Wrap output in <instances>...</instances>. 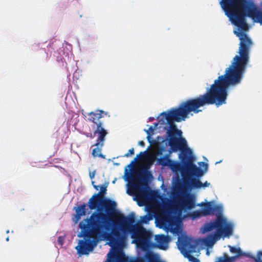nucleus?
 Returning <instances> with one entry per match:
<instances>
[{"mask_svg": "<svg viewBox=\"0 0 262 262\" xmlns=\"http://www.w3.org/2000/svg\"><path fill=\"white\" fill-rule=\"evenodd\" d=\"M247 64H231L224 75L219 76L206 92L198 97L182 102L178 107L172 108L167 113L163 112L164 117L159 121L163 124L165 120L168 125L167 132L169 145L174 151H181L179 155L182 164L170 160L168 166L173 171H180L185 184L190 181V176L202 177L203 170L193 163V157L191 149L187 147V141L181 137L182 132L176 127L174 122L184 121L190 112L197 114L201 111L199 108L206 105L215 104L217 107L226 103L228 88L241 83Z\"/></svg>", "mask_w": 262, "mask_h": 262, "instance_id": "f257e3e1", "label": "nucleus"}, {"mask_svg": "<svg viewBox=\"0 0 262 262\" xmlns=\"http://www.w3.org/2000/svg\"><path fill=\"white\" fill-rule=\"evenodd\" d=\"M133 215H134V214ZM107 218L106 214L99 211L98 209L93 212L90 220L91 232L95 235H107L108 241L114 245H118L125 241L129 234L133 239L132 243L136 244L139 249L145 251L143 256L137 257H144L147 253L150 252L154 255L157 262H162L156 254L149 251L150 249L156 247V244L152 242V232L141 225L134 224V216L126 217L121 214L114 222L111 232H109L110 225L107 222Z\"/></svg>", "mask_w": 262, "mask_h": 262, "instance_id": "f03ea898", "label": "nucleus"}, {"mask_svg": "<svg viewBox=\"0 0 262 262\" xmlns=\"http://www.w3.org/2000/svg\"><path fill=\"white\" fill-rule=\"evenodd\" d=\"M220 4L231 23L242 31L249 29L246 16L251 17L255 22L262 25V11L257 10L252 2L247 0H221Z\"/></svg>", "mask_w": 262, "mask_h": 262, "instance_id": "7ed1b4c3", "label": "nucleus"}, {"mask_svg": "<svg viewBox=\"0 0 262 262\" xmlns=\"http://www.w3.org/2000/svg\"><path fill=\"white\" fill-rule=\"evenodd\" d=\"M215 229L216 230L214 234H210L203 239V243L208 247H212L223 234L224 236H228L232 233L233 231L232 225L221 215H217L214 221L205 223L201 230L203 233H205Z\"/></svg>", "mask_w": 262, "mask_h": 262, "instance_id": "20e7f679", "label": "nucleus"}, {"mask_svg": "<svg viewBox=\"0 0 262 262\" xmlns=\"http://www.w3.org/2000/svg\"><path fill=\"white\" fill-rule=\"evenodd\" d=\"M107 112L102 110H97L96 112H91L88 114V120L93 123L92 127L94 129V134H97L98 137L94 146H96L92 150L94 157L105 158V155L101 154V148L104 145L105 136L108 134L104 128V124L101 119L104 116H106Z\"/></svg>", "mask_w": 262, "mask_h": 262, "instance_id": "39448f33", "label": "nucleus"}, {"mask_svg": "<svg viewBox=\"0 0 262 262\" xmlns=\"http://www.w3.org/2000/svg\"><path fill=\"white\" fill-rule=\"evenodd\" d=\"M195 198L193 194L188 193L178 198L174 207L167 210L160 220L161 223L165 226L171 225L174 221L172 215L173 212L181 213L183 211L190 210L195 207Z\"/></svg>", "mask_w": 262, "mask_h": 262, "instance_id": "423d86ee", "label": "nucleus"}, {"mask_svg": "<svg viewBox=\"0 0 262 262\" xmlns=\"http://www.w3.org/2000/svg\"><path fill=\"white\" fill-rule=\"evenodd\" d=\"M92 215V213L89 218H86L83 221L80 222L79 227L81 230L83 236L85 238L84 240H80L78 245L76 246V249L77 252L80 255H86L92 251L96 245V242L91 238H96L97 237L103 236L106 239L108 240L107 235L106 234L103 235H95L93 234L91 232L92 228L90 225V219Z\"/></svg>", "mask_w": 262, "mask_h": 262, "instance_id": "0eeeda50", "label": "nucleus"}, {"mask_svg": "<svg viewBox=\"0 0 262 262\" xmlns=\"http://www.w3.org/2000/svg\"><path fill=\"white\" fill-rule=\"evenodd\" d=\"M152 162H148L145 168L137 171L133 176L129 183L130 189L138 192V196L144 198L148 194L149 186L147 183L148 178L151 176L150 172L148 170Z\"/></svg>", "mask_w": 262, "mask_h": 262, "instance_id": "6e6552de", "label": "nucleus"}, {"mask_svg": "<svg viewBox=\"0 0 262 262\" xmlns=\"http://www.w3.org/2000/svg\"><path fill=\"white\" fill-rule=\"evenodd\" d=\"M108 262H157L154 255L147 253L144 257L129 258L124 251L118 248H114L107 254Z\"/></svg>", "mask_w": 262, "mask_h": 262, "instance_id": "1a4fd4ad", "label": "nucleus"}, {"mask_svg": "<svg viewBox=\"0 0 262 262\" xmlns=\"http://www.w3.org/2000/svg\"><path fill=\"white\" fill-rule=\"evenodd\" d=\"M99 194H94L89 199L88 202L89 207L90 210H92L98 208L100 205L103 207L106 212V213H104L106 214L108 216L107 222L110 225V230H112V226L109 222L111 221V219L108 214L114 211L116 204L114 201H112L110 199H106L102 202L103 198L99 196Z\"/></svg>", "mask_w": 262, "mask_h": 262, "instance_id": "9d476101", "label": "nucleus"}, {"mask_svg": "<svg viewBox=\"0 0 262 262\" xmlns=\"http://www.w3.org/2000/svg\"><path fill=\"white\" fill-rule=\"evenodd\" d=\"M178 246L179 249L182 252L186 255V256L190 259L192 258V262H199V260L193 256H191V253H196L199 251L198 245V241L187 236H184L179 238L178 240Z\"/></svg>", "mask_w": 262, "mask_h": 262, "instance_id": "9b49d317", "label": "nucleus"}, {"mask_svg": "<svg viewBox=\"0 0 262 262\" xmlns=\"http://www.w3.org/2000/svg\"><path fill=\"white\" fill-rule=\"evenodd\" d=\"M202 207V214L203 215H208L210 214L221 215L223 208L220 205H213L212 202H207L200 205Z\"/></svg>", "mask_w": 262, "mask_h": 262, "instance_id": "f8f14e48", "label": "nucleus"}, {"mask_svg": "<svg viewBox=\"0 0 262 262\" xmlns=\"http://www.w3.org/2000/svg\"><path fill=\"white\" fill-rule=\"evenodd\" d=\"M156 244L155 248H158L162 250H165L167 248L169 237L164 234L156 235L155 237Z\"/></svg>", "mask_w": 262, "mask_h": 262, "instance_id": "ddd939ff", "label": "nucleus"}, {"mask_svg": "<svg viewBox=\"0 0 262 262\" xmlns=\"http://www.w3.org/2000/svg\"><path fill=\"white\" fill-rule=\"evenodd\" d=\"M190 176V181L186 183V185L189 186L193 188H201V187H206L209 186L210 184L206 181L204 183L201 182L199 180L192 178Z\"/></svg>", "mask_w": 262, "mask_h": 262, "instance_id": "4468645a", "label": "nucleus"}, {"mask_svg": "<svg viewBox=\"0 0 262 262\" xmlns=\"http://www.w3.org/2000/svg\"><path fill=\"white\" fill-rule=\"evenodd\" d=\"M86 204L83 203L78 205L77 207L75 208L76 214H75V222L77 223L81 218L82 216L85 215L86 214Z\"/></svg>", "mask_w": 262, "mask_h": 262, "instance_id": "2eb2a0df", "label": "nucleus"}, {"mask_svg": "<svg viewBox=\"0 0 262 262\" xmlns=\"http://www.w3.org/2000/svg\"><path fill=\"white\" fill-rule=\"evenodd\" d=\"M170 160L168 157L166 156L165 157L157 159V163L158 165L165 167L169 165Z\"/></svg>", "mask_w": 262, "mask_h": 262, "instance_id": "dca6fc26", "label": "nucleus"}, {"mask_svg": "<svg viewBox=\"0 0 262 262\" xmlns=\"http://www.w3.org/2000/svg\"><path fill=\"white\" fill-rule=\"evenodd\" d=\"M229 248L231 252L236 253L238 256L246 255V253H243L239 248H236L231 246H229Z\"/></svg>", "mask_w": 262, "mask_h": 262, "instance_id": "f3484780", "label": "nucleus"}, {"mask_svg": "<svg viewBox=\"0 0 262 262\" xmlns=\"http://www.w3.org/2000/svg\"><path fill=\"white\" fill-rule=\"evenodd\" d=\"M234 259V257H229L226 254H225L224 257H219L217 261L215 262H232Z\"/></svg>", "mask_w": 262, "mask_h": 262, "instance_id": "a211bd4d", "label": "nucleus"}, {"mask_svg": "<svg viewBox=\"0 0 262 262\" xmlns=\"http://www.w3.org/2000/svg\"><path fill=\"white\" fill-rule=\"evenodd\" d=\"M149 149V147L146 150L143 152H140L138 155H137L136 157L134 158V160L132 161V162L129 164L128 166L133 165L136 161L141 159L142 157L145 156L147 153V150Z\"/></svg>", "mask_w": 262, "mask_h": 262, "instance_id": "6ab92c4d", "label": "nucleus"}, {"mask_svg": "<svg viewBox=\"0 0 262 262\" xmlns=\"http://www.w3.org/2000/svg\"><path fill=\"white\" fill-rule=\"evenodd\" d=\"M145 130L147 134V139L148 142L150 144H152L156 143V141L155 140H152V141L151 140V137H150V132H153L154 130V128L152 126H150L148 128V130Z\"/></svg>", "mask_w": 262, "mask_h": 262, "instance_id": "aec40b11", "label": "nucleus"}, {"mask_svg": "<svg viewBox=\"0 0 262 262\" xmlns=\"http://www.w3.org/2000/svg\"><path fill=\"white\" fill-rule=\"evenodd\" d=\"M202 214V211L199 210L194 211L191 214V216L193 219L200 217Z\"/></svg>", "mask_w": 262, "mask_h": 262, "instance_id": "412c9836", "label": "nucleus"}, {"mask_svg": "<svg viewBox=\"0 0 262 262\" xmlns=\"http://www.w3.org/2000/svg\"><path fill=\"white\" fill-rule=\"evenodd\" d=\"M152 219L151 216L149 215H145L141 218V221L144 224H147L149 221Z\"/></svg>", "mask_w": 262, "mask_h": 262, "instance_id": "4be33fe9", "label": "nucleus"}, {"mask_svg": "<svg viewBox=\"0 0 262 262\" xmlns=\"http://www.w3.org/2000/svg\"><path fill=\"white\" fill-rule=\"evenodd\" d=\"M106 186L103 185L100 187V191L99 192H98L97 193H100L99 196L103 198V195L106 193Z\"/></svg>", "mask_w": 262, "mask_h": 262, "instance_id": "5701e85b", "label": "nucleus"}, {"mask_svg": "<svg viewBox=\"0 0 262 262\" xmlns=\"http://www.w3.org/2000/svg\"><path fill=\"white\" fill-rule=\"evenodd\" d=\"M253 258L255 262H262V251L258 252L257 254V257H253Z\"/></svg>", "mask_w": 262, "mask_h": 262, "instance_id": "b1692460", "label": "nucleus"}, {"mask_svg": "<svg viewBox=\"0 0 262 262\" xmlns=\"http://www.w3.org/2000/svg\"><path fill=\"white\" fill-rule=\"evenodd\" d=\"M134 152V148H132L128 150L127 152H126L124 156L125 157H129L131 155H133Z\"/></svg>", "mask_w": 262, "mask_h": 262, "instance_id": "393cba45", "label": "nucleus"}, {"mask_svg": "<svg viewBox=\"0 0 262 262\" xmlns=\"http://www.w3.org/2000/svg\"><path fill=\"white\" fill-rule=\"evenodd\" d=\"M94 130V129H93ZM83 135H84L86 137H89L91 139H93L95 137V135L96 134H94V132H93V134L91 133H83Z\"/></svg>", "mask_w": 262, "mask_h": 262, "instance_id": "a878e982", "label": "nucleus"}, {"mask_svg": "<svg viewBox=\"0 0 262 262\" xmlns=\"http://www.w3.org/2000/svg\"><path fill=\"white\" fill-rule=\"evenodd\" d=\"M89 175H90V178H91V179H94L95 177V171H94L93 172H90Z\"/></svg>", "mask_w": 262, "mask_h": 262, "instance_id": "bb28decb", "label": "nucleus"}, {"mask_svg": "<svg viewBox=\"0 0 262 262\" xmlns=\"http://www.w3.org/2000/svg\"><path fill=\"white\" fill-rule=\"evenodd\" d=\"M199 165L201 166L202 165L203 167H205L206 169L207 168V167H208L207 164L204 162H201L199 163Z\"/></svg>", "mask_w": 262, "mask_h": 262, "instance_id": "cd10ccee", "label": "nucleus"}, {"mask_svg": "<svg viewBox=\"0 0 262 262\" xmlns=\"http://www.w3.org/2000/svg\"><path fill=\"white\" fill-rule=\"evenodd\" d=\"M139 145L142 147H144L145 146V143L143 141H140L138 143Z\"/></svg>", "mask_w": 262, "mask_h": 262, "instance_id": "c85d7f7f", "label": "nucleus"}, {"mask_svg": "<svg viewBox=\"0 0 262 262\" xmlns=\"http://www.w3.org/2000/svg\"><path fill=\"white\" fill-rule=\"evenodd\" d=\"M92 184L93 185V186H94V188H95V189H96V190H98V187H99V186H97V185H95L94 184V181H92Z\"/></svg>", "mask_w": 262, "mask_h": 262, "instance_id": "c756f323", "label": "nucleus"}, {"mask_svg": "<svg viewBox=\"0 0 262 262\" xmlns=\"http://www.w3.org/2000/svg\"><path fill=\"white\" fill-rule=\"evenodd\" d=\"M162 154V151H158L156 153V155H161Z\"/></svg>", "mask_w": 262, "mask_h": 262, "instance_id": "7c9ffc66", "label": "nucleus"}, {"mask_svg": "<svg viewBox=\"0 0 262 262\" xmlns=\"http://www.w3.org/2000/svg\"><path fill=\"white\" fill-rule=\"evenodd\" d=\"M158 122H156L154 123V126L157 127V126L158 125Z\"/></svg>", "mask_w": 262, "mask_h": 262, "instance_id": "2f4dec72", "label": "nucleus"}, {"mask_svg": "<svg viewBox=\"0 0 262 262\" xmlns=\"http://www.w3.org/2000/svg\"><path fill=\"white\" fill-rule=\"evenodd\" d=\"M6 241H9V237H7L6 238Z\"/></svg>", "mask_w": 262, "mask_h": 262, "instance_id": "473e14b6", "label": "nucleus"}, {"mask_svg": "<svg viewBox=\"0 0 262 262\" xmlns=\"http://www.w3.org/2000/svg\"><path fill=\"white\" fill-rule=\"evenodd\" d=\"M9 230H7V233H9Z\"/></svg>", "mask_w": 262, "mask_h": 262, "instance_id": "72a5a7b5", "label": "nucleus"}, {"mask_svg": "<svg viewBox=\"0 0 262 262\" xmlns=\"http://www.w3.org/2000/svg\"><path fill=\"white\" fill-rule=\"evenodd\" d=\"M207 253L208 254H209V252H208V251H207Z\"/></svg>", "mask_w": 262, "mask_h": 262, "instance_id": "f704fd0d", "label": "nucleus"}]
</instances>
